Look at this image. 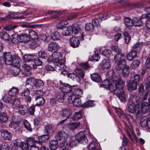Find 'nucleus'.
<instances>
[{"mask_svg":"<svg viewBox=\"0 0 150 150\" xmlns=\"http://www.w3.org/2000/svg\"><path fill=\"white\" fill-rule=\"evenodd\" d=\"M125 58L124 54L118 53L115 56L114 61L116 63V69L119 70L123 69V73L126 75L129 72V67L126 64Z\"/></svg>","mask_w":150,"mask_h":150,"instance_id":"f257e3e1","label":"nucleus"},{"mask_svg":"<svg viewBox=\"0 0 150 150\" xmlns=\"http://www.w3.org/2000/svg\"><path fill=\"white\" fill-rule=\"evenodd\" d=\"M125 83L122 79H115L111 81L108 86L109 90L111 92H114L116 89L120 90L123 88Z\"/></svg>","mask_w":150,"mask_h":150,"instance_id":"f03ea898","label":"nucleus"},{"mask_svg":"<svg viewBox=\"0 0 150 150\" xmlns=\"http://www.w3.org/2000/svg\"><path fill=\"white\" fill-rule=\"evenodd\" d=\"M3 100L5 102L11 105L13 108L20 106V102L19 99L16 97H12L7 98L4 97Z\"/></svg>","mask_w":150,"mask_h":150,"instance_id":"7ed1b4c3","label":"nucleus"},{"mask_svg":"<svg viewBox=\"0 0 150 150\" xmlns=\"http://www.w3.org/2000/svg\"><path fill=\"white\" fill-rule=\"evenodd\" d=\"M137 106L138 113L141 112L144 114L147 112L149 109V105L147 102L142 103L140 101L138 100Z\"/></svg>","mask_w":150,"mask_h":150,"instance_id":"20e7f679","label":"nucleus"},{"mask_svg":"<svg viewBox=\"0 0 150 150\" xmlns=\"http://www.w3.org/2000/svg\"><path fill=\"white\" fill-rule=\"evenodd\" d=\"M147 16V14H145L142 15L139 19H138L136 17L133 18L134 25L138 26H142L143 23L146 21Z\"/></svg>","mask_w":150,"mask_h":150,"instance_id":"39448f33","label":"nucleus"},{"mask_svg":"<svg viewBox=\"0 0 150 150\" xmlns=\"http://www.w3.org/2000/svg\"><path fill=\"white\" fill-rule=\"evenodd\" d=\"M62 57L60 52H54L51 56L49 57L48 61H54V62H58L61 61Z\"/></svg>","mask_w":150,"mask_h":150,"instance_id":"423d86ee","label":"nucleus"},{"mask_svg":"<svg viewBox=\"0 0 150 150\" xmlns=\"http://www.w3.org/2000/svg\"><path fill=\"white\" fill-rule=\"evenodd\" d=\"M4 62L6 64L8 65H12L13 57L9 52L4 53L3 56Z\"/></svg>","mask_w":150,"mask_h":150,"instance_id":"0eeeda50","label":"nucleus"},{"mask_svg":"<svg viewBox=\"0 0 150 150\" xmlns=\"http://www.w3.org/2000/svg\"><path fill=\"white\" fill-rule=\"evenodd\" d=\"M76 138L78 141L82 140L83 143L84 144H87L88 142L84 132H81L78 133L76 136Z\"/></svg>","mask_w":150,"mask_h":150,"instance_id":"6e6552de","label":"nucleus"},{"mask_svg":"<svg viewBox=\"0 0 150 150\" xmlns=\"http://www.w3.org/2000/svg\"><path fill=\"white\" fill-rule=\"evenodd\" d=\"M1 137L5 139L10 140L12 138V135L6 129H2L0 131Z\"/></svg>","mask_w":150,"mask_h":150,"instance_id":"1a4fd4ad","label":"nucleus"},{"mask_svg":"<svg viewBox=\"0 0 150 150\" xmlns=\"http://www.w3.org/2000/svg\"><path fill=\"white\" fill-rule=\"evenodd\" d=\"M137 101H138V100H136V103L135 104L132 102H129V103L128 110L130 113H134V112H136L138 113L137 110V107H136L137 106Z\"/></svg>","mask_w":150,"mask_h":150,"instance_id":"9d476101","label":"nucleus"},{"mask_svg":"<svg viewBox=\"0 0 150 150\" xmlns=\"http://www.w3.org/2000/svg\"><path fill=\"white\" fill-rule=\"evenodd\" d=\"M59 112V114L61 115L67 117V118H68L72 114V110H71L70 108L68 107L62 109Z\"/></svg>","mask_w":150,"mask_h":150,"instance_id":"9b49d317","label":"nucleus"},{"mask_svg":"<svg viewBox=\"0 0 150 150\" xmlns=\"http://www.w3.org/2000/svg\"><path fill=\"white\" fill-rule=\"evenodd\" d=\"M59 47L58 44L55 42H51L48 45V50L51 52H55Z\"/></svg>","mask_w":150,"mask_h":150,"instance_id":"f8f14e48","label":"nucleus"},{"mask_svg":"<svg viewBox=\"0 0 150 150\" xmlns=\"http://www.w3.org/2000/svg\"><path fill=\"white\" fill-rule=\"evenodd\" d=\"M68 137V135L64 132L59 131L55 136V138L57 140H60L62 139H66Z\"/></svg>","mask_w":150,"mask_h":150,"instance_id":"ddd939ff","label":"nucleus"},{"mask_svg":"<svg viewBox=\"0 0 150 150\" xmlns=\"http://www.w3.org/2000/svg\"><path fill=\"white\" fill-rule=\"evenodd\" d=\"M79 44V39L76 37H73L70 40V44L74 48L78 47Z\"/></svg>","mask_w":150,"mask_h":150,"instance_id":"4468645a","label":"nucleus"},{"mask_svg":"<svg viewBox=\"0 0 150 150\" xmlns=\"http://www.w3.org/2000/svg\"><path fill=\"white\" fill-rule=\"evenodd\" d=\"M114 70L113 69H111L107 71L106 73V76L107 78L109 80H111L112 79L113 80L117 79H118L116 76H114Z\"/></svg>","mask_w":150,"mask_h":150,"instance_id":"2eb2a0df","label":"nucleus"},{"mask_svg":"<svg viewBox=\"0 0 150 150\" xmlns=\"http://www.w3.org/2000/svg\"><path fill=\"white\" fill-rule=\"evenodd\" d=\"M55 68L57 70H62L66 69L67 67L65 64L59 61L58 62H54Z\"/></svg>","mask_w":150,"mask_h":150,"instance_id":"dca6fc26","label":"nucleus"},{"mask_svg":"<svg viewBox=\"0 0 150 150\" xmlns=\"http://www.w3.org/2000/svg\"><path fill=\"white\" fill-rule=\"evenodd\" d=\"M25 18L24 16H20L19 17H15V15L11 13L9 14L6 15L5 17H2L0 18V19H1V21H4L6 20V18L9 19H11L12 18L16 19H23Z\"/></svg>","mask_w":150,"mask_h":150,"instance_id":"f3484780","label":"nucleus"},{"mask_svg":"<svg viewBox=\"0 0 150 150\" xmlns=\"http://www.w3.org/2000/svg\"><path fill=\"white\" fill-rule=\"evenodd\" d=\"M36 57V56L32 54H27L24 56L23 59L25 62H33Z\"/></svg>","mask_w":150,"mask_h":150,"instance_id":"a211bd4d","label":"nucleus"},{"mask_svg":"<svg viewBox=\"0 0 150 150\" xmlns=\"http://www.w3.org/2000/svg\"><path fill=\"white\" fill-rule=\"evenodd\" d=\"M137 84L133 81H128L127 83V89L129 91L134 90L137 88Z\"/></svg>","mask_w":150,"mask_h":150,"instance_id":"6ab92c4d","label":"nucleus"},{"mask_svg":"<svg viewBox=\"0 0 150 150\" xmlns=\"http://www.w3.org/2000/svg\"><path fill=\"white\" fill-rule=\"evenodd\" d=\"M20 42H28L30 40V38L27 34L21 33L19 35Z\"/></svg>","mask_w":150,"mask_h":150,"instance_id":"aec40b11","label":"nucleus"},{"mask_svg":"<svg viewBox=\"0 0 150 150\" xmlns=\"http://www.w3.org/2000/svg\"><path fill=\"white\" fill-rule=\"evenodd\" d=\"M18 108V113L22 115H24L26 114L28 111L27 107L25 105H20Z\"/></svg>","mask_w":150,"mask_h":150,"instance_id":"412c9836","label":"nucleus"},{"mask_svg":"<svg viewBox=\"0 0 150 150\" xmlns=\"http://www.w3.org/2000/svg\"><path fill=\"white\" fill-rule=\"evenodd\" d=\"M91 78L92 80L96 82H100L102 79L98 73H94L91 75Z\"/></svg>","mask_w":150,"mask_h":150,"instance_id":"4be33fe9","label":"nucleus"},{"mask_svg":"<svg viewBox=\"0 0 150 150\" xmlns=\"http://www.w3.org/2000/svg\"><path fill=\"white\" fill-rule=\"evenodd\" d=\"M124 21L127 28H130L134 25L133 19L132 20L129 18L126 17L124 19Z\"/></svg>","mask_w":150,"mask_h":150,"instance_id":"5701e85b","label":"nucleus"},{"mask_svg":"<svg viewBox=\"0 0 150 150\" xmlns=\"http://www.w3.org/2000/svg\"><path fill=\"white\" fill-rule=\"evenodd\" d=\"M137 55V53L136 51H132L127 55V59L128 60L132 61L133 58L136 57Z\"/></svg>","mask_w":150,"mask_h":150,"instance_id":"b1692460","label":"nucleus"},{"mask_svg":"<svg viewBox=\"0 0 150 150\" xmlns=\"http://www.w3.org/2000/svg\"><path fill=\"white\" fill-rule=\"evenodd\" d=\"M71 28L72 31L73 33L77 34L80 32V28L78 24L74 23L71 25Z\"/></svg>","mask_w":150,"mask_h":150,"instance_id":"393cba45","label":"nucleus"},{"mask_svg":"<svg viewBox=\"0 0 150 150\" xmlns=\"http://www.w3.org/2000/svg\"><path fill=\"white\" fill-rule=\"evenodd\" d=\"M33 84L35 88H39L44 85V83L42 81L38 79H35Z\"/></svg>","mask_w":150,"mask_h":150,"instance_id":"a878e982","label":"nucleus"},{"mask_svg":"<svg viewBox=\"0 0 150 150\" xmlns=\"http://www.w3.org/2000/svg\"><path fill=\"white\" fill-rule=\"evenodd\" d=\"M12 64L16 67H18L21 64V59L18 56L13 57Z\"/></svg>","mask_w":150,"mask_h":150,"instance_id":"bb28decb","label":"nucleus"},{"mask_svg":"<svg viewBox=\"0 0 150 150\" xmlns=\"http://www.w3.org/2000/svg\"><path fill=\"white\" fill-rule=\"evenodd\" d=\"M11 40L12 42L13 43H17L18 42H20L19 35L14 33L11 37Z\"/></svg>","mask_w":150,"mask_h":150,"instance_id":"cd10ccee","label":"nucleus"},{"mask_svg":"<svg viewBox=\"0 0 150 150\" xmlns=\"http://www.w3.org/2000/svg\"><path fill=\"white\" fill-rule=\"evenodd\" d=\"M49 136L48 134L43 135L38 137L39 144H41L42 143L45 142L49 138Z\"/></svg>","mask_w":150,"mask_h":150,"instance_id":"c85d7f7f","label":"nucleus"},{"mask_svg":"<svg viewBox=\"0 0 150 150\" xmlns=\"http://www.w3.org/2000/svg\"><path fill=\"white\" fill-rule=\"evenodd\" d=\"M16 145L18 147H20L22 150H28V149L29 145L28 144L26 143L22 142H18L16 144Z\"/></svg>","mask_w":150,"mask_h":150,"instance_id":"c756f323","label":"nucleus"},{"mask_svg":"<svg viewBox=\"0 0 150 150\" xmlns=\"http://www.w3.org/2000/svg\"><path fill=\"white\" fill-rule=\"evenodd\" d=\"M101 64L102 67L104 69L110 68L111 66L110 62L109 59L103 60Z\"/></svg>","mask_w":150,"mask_h":150,"instance_id":"7c9ffc66","label":"nucleus"},{"mask_svg":"<svg viewBox=\"0 0 150 150\" xmlns=\"http://www.w3.org/2000/svg\"><path fill=\"white\" fill-rule=\"evenodd\" d=\"M35 100L36 102V105L40 106L43 105L45 103V100L43 98L40 96H37L35 98Z\"/></svg>","mask_w":150,"mask_h":150,"instance_id":"2f4dec72","label":"nucleus"},{"mask_svg":"<svg viewBox=\"0 0 150 150\" xmlns=\"http://www.w3.org/2000/svg\"><path fill=\"white\" fill-rule=\"evenodd\" d=\"M49 146L51 150H55L58 146V143L56 141H52L49 142Z\"/></svg>","mask_w":150,"mask_h":150,"instance_id":"473e14b6","label":"nucleus"},{"mask_svg":"<svg viewBox=\"0 0 150 150\" xmlns=\"http://www.w3.org/2000/svg\"><path fill=\"white\" fill-rule=\"evenodd\" d=\"M72 88L68 84L64 83L62 88V91L64 92L69 93L72 91Z\"/></svg>","mask_w":150,"mask_h":150,"instance_id":"72a5a7b5","label":"nucleus"},{"mask_svg":"<svg viewBox=\"0 0 150 150\" xmlns=\"http://www.w3.org/2000/svg\"><path fill=\"white\" fill-rule=\"evenodd\" d=\"M18 92V89L17 88L13 87L9 91L8 94L12 97H15Z\"/></svg>","mask_w":150,"mask_h":150,"instance_id":"f704fd0d","label":"nucleus"},{"mask_svg":"<svg viewBox=\"0 0 150 150\" xmlns=\"http://www.w3.org/2000/svg\"><path fill=\"white\" fill-rule=\"evenodd\" d=\"M97 147H100L99 144L95 142H92L90 143L88 148L89 150H94Z\"/></svg>","mask_w":150,"mask_h":150,"instance_id":"c9c22d12","label":"nucleus"},{"mask_svg":"<svg viewBox=\"0 0 150 150\" xmlns=\"http://www.w3.org/2000/svg\"><path fill=\"white\" fill-rule=\"evenodd\" d=\"M51 38L53 40H59L61 39L59 33L56 32H54L51 34Z\"/></svg>","mask_w":150,"mask_h":150,"instance_id":"e433bc0d","label":"nucleus"},{"mask_svg":"<svg viewBox=\"0 0 150 150\" xmlns=\"http://www.w3.org/2000/svg\"><path fill=\"white\" fill-rule=\"evenodd\" d=\"M8 120L7 115L4 112H0V121L2 122H6Z\"/></svg>","mask_w":150,"mask_h":150,"instance_id":"4c0bfd02","label":"nucleus"},{"mask_svg":"<svg viewBox=\"0 0 150 150\" xmlns=\"http://www.w3.org/2000/svg\"><path fill=\"white\" fill-rule=\"evenodd\" d=\"M73 96H77L78 98H79L81 96V95L83 94V91L81 89H78L75 90L73 91Z\"/></svg>","mask_w":150,"mask_h":150,"instance_id":"58836bf2","label":"nucleus"},{"mask_svg":"<svg viewBox=\"0 0 150 150\" xmlns=\"http://www.w3.org/2000/svg\"><path fill=\"white\" fill-rule=\"evenodd\" d=\"M68 77L73 80L76 81L77 82H79L80 80L79 77L77 76L74 73H71L68 74Z\"/></svg>","mask_w":150,"mask_h":150,"instance_id":"ea45409f","label":"nucleus"},{"mask_svg":"<svg viewBox=\"0 0 150 150\" xmlns=\"http://www.w3.org/2000/svg\"><path fill=\"white\" fill-rule=\"evenodd\" d=\"M80 123L79 122H71L68 124V127L70 129L73 130L78 127Z\"/></svg>","mask_w":150,"mask_h":150,"instance_id":"a19ab883","label":"nucleus"},{"mask_svg":"<svg viewBox=\"0 0 150 150\" xmlns=\"http://www.w3.org/2000/svg\"><path fill=\"white\" fill-rule=\"evenodd\" d=\"M68 22L64 20L62 21L61 22H59L57 26V29H63L66 25H67Z\"/></svg>","mask_w":150,"mask_h":150,"instance_id":"79ce46f5","label":"nucleus"},{"mask_svg":"<svg viewBox=\"0 0 150 150\" xmlns=\"http://www.w3.org/2000/svg\"><path fill=\"white\" fill-rule=\"evenodd\" d=\"M59 146L60 147L62 148V150H70L69 145H68V143L63 142L60 143Z\"/></svg>","mask_w":150,"mask_h":150,"instance_id":"37998d69","label":"nucleus"},{"mask_svg":"<svg viewBox=\"0 0 150 150\" xmlns=\"http://www.w3.org/2000/svg\"><path fill=\"white\" fill-rule=\"evenodd\" d=\"M72 102L74 105L76 107H79L81 104V100L78 98L75 97Z\"/></svg>","mask_w":150,"mask_h":150,"instance_id":"c03bdc74","label":"nucleus"},{"mask_svg":"<svg viewBox=\"0 0 150 150\" xmlns=\"http://www.w3.org/2000/svg\"><path fill=\"white\" fill-rule=\"evenodd\" d=\"M82 117V113L81 112H76L74 114L73 119L74 120H78L80 119Z\"/></svg>","mask_w":150,"mask_h":150,"instance_id":"a18cd8bd","label":"nucleus"},{"mask_svg":"<svg viewBox=\"0 0 150 150\" xmlns=\"http://www.w3.org/2000/svg\"><path fill=\"white\" fill-rule=\"evenodd\" d=\"M124 38L125 41L126 43H128L130 41L131 38L129 34L126 31H124L123 32Z\"/></svg>","mask_w":150,"mask_h":150,"instance_id":"49530a36","label":"nucleus"},{"mask_svg":"<svg viewBox=\"0 0 150 150\" xmlns=\"http://www.w3.org/2000/svg\"><path fill=\"white\" fill-rule=\"evenodd\" d=\"M63 29L64 30V31L62 33L63 35L66 36L70 35L71 30L69 28L65 27Z\"/></svg>","mask_w":150,"mask_h":150,"instance_id":"de8ad7c7","label":"nucleus"},{"mask_svg":"<svg viewBox=\"0 0 150 150\" xmlns=\"http://www.w3.org/2000/svg\"><path fill=\"white\" fill-rule=\"evenodd\" d=\"M64 94L63 92L59 93L57 96V99L59 102H62L64 101Z\"/></svg>","mask_w":150,"mask_h":150,"instance_id":"09e8293b","label":"nucleus"},{"mask_svg":"<svg viewBox=\"0 0 150 150\" xmlns=\"http://www.w3.org/2000/svg\"><path fill=\"white\" fill-rule=\"evenodd\" d=\"M117 95L121 101L124 102L125 100V97L123 92L120 91L117 94Z\"/></svg>","mask_w":150,"mask_h":150,"instance_id":"8fccbe9b","label":"nucleus"},{"mask_svg":"<svg viewBox=\"0 0 150 150\" xmlns=\"http://www.w3.org/2000/svg\"><path fill=\"white\" fill-rule=\"evenodd\" d=\"M93 102L92 101L89 100L84 103L81 106L84 108L92 107L94 105Z\"/></svg>","mask_w":150,"mask_h":150,"instance_id":"3c124183","label":"nucleus"},{"mask_svg":"<svg viewBox=\"0 0 150 150\" xmlns=\"http://www.w3.org/2000/svg\"><path fill=\"white\" fill-rule=\"evenodd\" d=\"M148 16L146 18V26L148 30H150V13L146 14Z\"/></svg>","mask_w":150,"mask_h":150,"instance_id":"603ef678","label":"nucleus"},{"mask_svg":"<svg viewBox=\"0 0 150 150\" xmlns=\"http://www.w3.org/2000/svg\"><path fill=\"white\" fill-rule=\"evenodd\" d=\"M0 36L5 40H8L9 38V35L5 32L2 31L0 33Z\"/></svg>","mask_w":150,"mask_h":150,"instance_id":"864d4df0","label":"nucleus"},{"mask_svg":"<svg viewBox=\"0 0 150 150\" xmlns=\"http://www.w3.org/2000/svg\"><path fill=\"white\" fill-rule=\"evenodd\" d=\"M38 55L40 57L46 59L47 58V54L43 50H40L38 52Z\"/></svg>","mask_w":150,"mask_h":150,"instance_id":"5fc2aeb1","label":"nucleus"},{"mask_svg":"<svg viewBox=\"0 0 150 150\" xmlns=\"http://www.w3.org/2000/svg\"><path fill=\"white\" fill-rule=\"evenodd\" d=\"M53 131V129L50 125H47L45 127V131L47 134H51Z\"/></svg>","mask_w":150,"mask_h":150,"instance_id":"6e6d98bb","label":"nucleus"},{"mask_svg":"<svg viewBox=\"0 0 150 150\" xmlns=\"http://www.w3.org/2000/svg\"><path fill=\"white\" fill-rule=\"evenodd\" d=\"M28 42V45L29 46V47L32 49L35 48L38 45L37 42L35 41L29 42Z\"/></svg>","mask_w":150,"mask_h":150,"instance_id":"4d7b16f0","label":"nucleus"},{"mask_svg":"<svg viewBox=\"0 0 150 150\" xmlns=\"http://www.w3.org/2000/svg\"><path fill=\"white\" fill-rule=\"evenodd\" d=\"M17 26L16 25H9L5 26L4 28L7 31H11L14 30Z\"/></svg>","mask_w":150,"mask_h":150,"instance_id":"13d9d810","label":"nucleus"},{"mask_svg":"<svg viewBox=\"0 0 150 150\" xmlns=\"http://www.w3.org/2000/svg\"><path fill=\"white\" fill-rule=\"evenodd\" d=\"M98 52L96 51L95 52V54L92 56L90 58V60H95L96 61H99L100 59V57L99 56V55L98 54H97Z\"/></svg>","mask_w":150,"mask_h":150,"instance_id":"bf43d9fd","label":"nucleus"},{"mask_svg":"<svg viewBox=\"0 0 150 150\" xmlns=\"http://www.w3.org/2000/svg\"><path fill=\"white\" fill-rule=\"evenodd\" d=\"M29 35L30 38L33 39H35L37 37L36 33L32 30H29Z\"/></svg>","mask_w":150,"mask_h":150,"instance_id":"052dcab7","label":"nucleus"},{"mask_svg":"<svg viewBox=\"0 0 150 150\" xmlns=\"http://www.w3.org/2000/svg\"><path fill=\"white\" fill-rule=\"evenodd\" d=\"M24 125L26 129L29 131H31L32 130L31 125L28 122L25 120L24 121Z\"/></svg>","mask_w":150,"mask_h":150,"instance_id":"680f3d73","label":"nucleus"},{"mask_svg":"<svg viewBox=\"0 0 150 150\" xmlns=\"http://www.w3.org/2000/svg\"><path fill=\"white\" fill-rule=\"evenodd\" d=\"M94 28L93 25L91 23L87 24L86 25L85 29L88 31H93Z\"/></svg>","mask_w":150,"mask_h":150,"instance_id":"e2e57ef3","label":"nucleus"},{"mask_svg":"<svg viewBox=\"0 0 150 150\" xmlns=\"http://www.w3.org/2000/svg\"><path fill=\"white\" fill-rule=\"evenodd\" d=\"M30 92L28 88L24 89L21 93V95L22 96H27L30 94Z\"/></svg>","mask_w":150,"mask_h":150,"instance_id":"0e129e2a","label":"nucleus"},{"mask_svg":"<svg viewBox=\"0 0 150 150\" xmlns=\"http://www.w3.org/2000/svg\"><path fill=\"white\" fill-rule=\"evenodd\" d=\"M140 64V61L139 60H135L133 61L131 64V66L132 68H135L137 67Z\"/></svg>","mask_w":150,"mask_h":150,"instance_id":"69168bd1","label":"nucleus"},{"mask_svg":"<svg viewBox=\"0 0 150 150\" xmlns=\"http://www.w3.org/2000/svg\"><path fill=\"white\" fill-rule=\"evenodd\" d=\"M76 72L81 77H84L85 75V73L82 69H77L76 70Z\"/></svg>","mask_w":150,"mask_h":150,"instance_id":"338daca9","label":"nucleus"},{"mask_svg":"<svg viewBox=\"0 0 150 150\" xmlns=\"http://www.w3.org/2000/svg\"><path fill=\"white\" fill-rule=\"evenodd\" d=\"M9 147L7 144H4L1 145L0 150H9Z\"/></svg>","mask_w":150,"mask_h":150,"instance_id":"774afa93","label":"nucleus"}]
</instances>
